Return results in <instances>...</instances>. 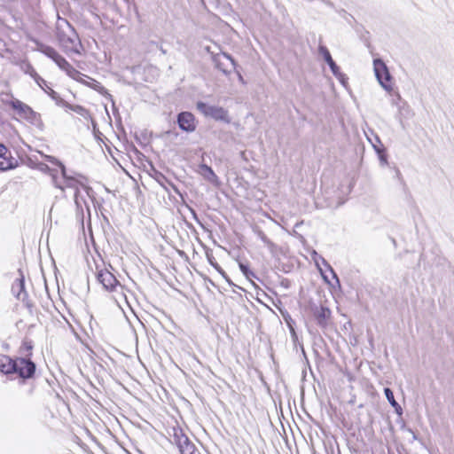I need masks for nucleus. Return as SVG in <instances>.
<instances>
[{
  "label": "nucleus",
  "mask_w": 454,
  "mask_h": 454,
  "mask_svg": "<svg viewBox=\"0 0 454 454\" xmlns=\"http://www.w3.org/2000/svg\"><path fill=\"white\" fill-rule=\"evenodd\" d=\"M0 372L4 374L16 373L22 380L30 379L35 372V364L30 359L17 358L12 360L11 357L0 356Z\"/></svg>",
  "instance_id": "nucleus-1"
},
{
  "label": "nucleus",
  "mask_w": 454,
  "mask_h": 454,
  "mask_svg": "<svg viewBox=\"0 0 454 454\" xmlns=\"http://www.w3.org/2000/svg\"><path fill=\"white\" fill-rule=\"evenodd\" d=\"M59 179L64 185L62 188H59L61 192H64L66 188H71L79 192L78 186L80 185L84 188L87 195L90 196V193L92 192V188L85 184L88 181L85 176L79 173H75L74 175H68L67 168H65V174L60 173Z\"/></svg>",
  "instance_id": "nucleus-2"
},
{
  "label": "nucleus",
  "mask_w": 454,
  "mask_h": 454,
  "mask_svg": "<svg viewBox=\"0 0 454 454\" xmlns=\"http://www.w3.org/2000/svg\"><path fill=\"white\" fill-rule=\"evenodd\" d=\"M171 442L177 447L180 454H200L195 444L181 428H173Z\"/></svg>",
  "instance_id": "nucleus-3"
},
{
  "label": "nucleus",
  "mask_w": 454,
  "mask_h": 454,
  "mask_svg": "<svg viewBox=\"0 0 454 454\" xmlns=\"http://www.w3.org/2000/svg\"><path fill=\"white\" fill-rule=\"evenodd\" d=\"M197 109L206 117H210L215 121L230 123L231 118L226 109L218 106H210L202 101L196 104Z\"/></svg>",
  "instance_id": "nucleus-4"
},
{
  "label": "nucleus",
  "mask_w": 454,
  "mask_h": 454,
  "mask_svg": "<svg viewBox=\"0 0 454 454\" xmlns=\"http://www.w3.org/2000/svg\"><path fill=\"white\" fill-rule=\"evenodd\" d=\"M56 34L60 45L67 51L79 52L78 47L81 46V43L74 28L64 31L60 30L59 32H56Z\"/></svg>",
  "instance_id": "nucleus-5"
},
{
  "label": "nucleus",
  "mask_w": 454,
  "mask_h": 454,
  "mask_svg": "<svg viewBox=\"0 0 454 454\" xmlns=\"http://www.w3.org/2000/svg\"><path fill=\"white\" fill-rule=\"evenodd\" d=\"M374 72L377 80L380 84L387 90H389L391 87L387 84L390 81L391 75L386 64L380 59L373 60Z\"/></svg>",
  "instance_id": "nucleus-6"
},
{
  "label": "nucleus",
  "mask_w": 454,
  "mask_h": 454,
  "mask_svg": "<svg viewBox=\"0 0 454 454\" xmlns=\"http://www.w3.org/2000/svg\"><path fill=\"white\" fill-rule=\"evenodd\" d=\"M311 312L318 326L323 329L328 326L332 312L327 307L313 305Z\"/></svg>",
  "instance_id": "nucleus-7"
},
{
  "label": "nucleus",
  "mask_w": 454,
  "mask_h": 454,
  "mask_svg": "<svg viewBox=\"0 0 454 454\" xmlns=\"http://www.w3.org/2000/svg\"><path fill=\"white\" fill-rule=\"evenodd\" d=\"M97 278L104 289L109 292L114 291L120 285L115 276L106 269L99 270L97 274Z\"/></svg>",
  "instance_id": "nucleus-8"
},
{
  "label": "nucleus",
  "mask_w": 454,
  "mask_h": 454,
  "mask_svg": "<svg viewBox=\"0 0 454 454\" xmlns=\"http://www.w3.org/2000/svg\"><path fill=\"white\" fill-rule=\"evenodd\" d=\"M51 94L53 96V101L56 103L57 106L67 108V109L76 113L77 114H79L80 116L84 118L85 120L91 119V115H90V112L83 106H79V105L69 104L68 102H67L66 100L61 98L58 93H51Z\"/></svg>",
  "instance_id": "nucleus-9"
},
{
  "label": "nucleus",
  "mask_w": 454,
  "mask_h": 454,
  "mask_svg": "<svg viewBox=\"0 0 454 454\" xmlns=\"http://www.w3.org/2000/svg\"><path fill=\"white\" fill-rule=\"evenodd\" d=\"M179 128L186 132H192L196 129L194 115L190 112H182L177 115Z\"/></svg>",
  "instance_id": "nucleus-10"
},
{
  "label": "nucleus",
  "mask_w": 454,
  "mask_h": 454,
  "mask_svg": "<svg viewBox=\"0 0 454 454\" xmlns=\"http://www.w3.org/2000/svg\"><path fill=\"white\" fill-rule=\"evenodd\" d=\"M213 60L216 68H218L225 74L231 72V69H229V66L231 68L235 67L234 59L227 53L217 54L214 56Z\"/></svg>",
  "instance_id": "nucleus-11"
},
{
  "label": "nucleus",
  "mask_w": 454,
  "mask_h": 454,
  "mask_svg": "<svg viewBox=\"0 0 454 454\" xmlns=\"http://www.w3.org/2000/svg\"><path fill=\"white\" fill-rule=\"evenodd\" d=\"M20 273V277L17 278L12 286V293L18 300L25 302L27 306H29L27 301L28 294L25 290L24 276L21 272Z\"/></svg>",
  "instance_id": "nucleus-12"
},
{
  "label": "nucleus",
  "mask_w": 454,
  "mask_h": 454,
  "mask_svg": "<svg viewBox=\"0 0 454 454\" xmlns=\"http://www.w3.org/2000/svg\"><path fill=\"white\" fill-rule=\"evenodd\" d=\"M37 168L40 171H42L45 174H48L51 177V183L54 185V187L62 188V186H64L59 179V172H60L59 168L58 169V168H51L47 164L42 163V162L38 163Z\"/></svg>",
  "instance_id": "nucleus-13"
},
{
  "label": "nucleus",
  "mask_w": 454,
  "mask_h": 454,
  "mask_svg": "<svg viewBox=\"0 0 454 454\" xmlns=\"http://www.w3.org/2000/svg\"><path fill=\"white\" fill-rule=\"evenodd\" d=\"M318 52L323 57L325 61L328 64L331 71L333 72L334 76H340V67L333 59L330 51L325 45H319Z\"/></svg>",
  "instance_id": "nucleus-14"
},
{
  "label": "nucleus",
  "mask_w": 454,
  "mask_h": 454,
  "mask_svg": "<svg viewBox=\"0 0 454 454\" xmlns=\"http://www.w3.org/2000/svg\"><path fill=\"white\" fill-rule=\"evenodd\" d=\"M9 105L14 109L18 114H20L21 117L28 118L31 114H34V111L32 108L23 103L22 101L19 99H12L10 101Z\"/></svg>",
  "instance_id": "nucleus-15"
},
{
  "label": "nucleus",
  "mask_w": 454,
  "mask_h": 454,
  "mask_svg": "<svg viewBox=\"0 0 454 454\" xmlns=\"http://www.w3.org/2000/svg\"><path fill=\"white\" fill-rule=\"evenodd\" d=\"M20 69L27 74H29L39 87H43L45 84V80L42 78L35 70L33 66L27 61H22L20 63Z\"/></svg>",
  "instance_id": "nucleus-16"
},
{
  "label": "nucleus",
  "mask_w": 454,
  "mask_h": 454,
  "mask_svg": "<svg viewBox=\"0 0 454 454\" xmlns=\"http://www.w3.org/2000/svg\"><path fill=\"white\" fill-rule=\"evenodd\" d=\"M32 42H34L36 46L35 51H40L53 61L59 54L53 47L46 45L36 39H32Z\"/></svg>",
  "instance_id": "nucleus-17"
},
{
  "label": "nucleus",
  "mask_w": 454,
  "mask_h": 454,
  "mask_svg": "<svg viewBox=\"0 0 454 454\" xmlns=\"http://www.w3.org/2000/svg\"><path fill=\"white\" fill-rule=\"evenodd\" d=\"M199 173L206 180H207L208 182H210L212 184H215L217 182V180H218V177L215 175V173L213 171L212 168L207 166V165H206V164L200 165V167H199Z\"/></svg>",
  "instance_id": "nucleus-18"
},
{
  "label": "nucleus",
  "mask_w": 454,
  "mask_h": 454,
  "mask_svg": "<svg viewBox=\"0 0 454 454\" xmlns=\"http://www.w3.org/2000/svg\"><path fill=\"white\" fill-rule=\"evenodd\" d=\"M54 62L60 69L66 71L70 76H72V73H78L60 54H59L54 59Z\"/></svg>",
  "instance_id": "nucleus-19"
},
{
  "label": "nucleus",
  "mask_w": 454,
  "mask_h": 454,
  "mask_svg": "<svg viewBox=\"0 0 454 454\" xmlns=\"http://www.w3.org/2000/svg\"><path fill=\"white\" fill-rule=\"evenodd\" d=\"M384 394L390 405L395 409V412L399 415L403 413V409L400 404L395 401L394 393L389 387L384 389Z\"/></svg>",
  "instance_id": "nucleus-20"
},
{
  "label": "nucleus",
  "mask_w": 454,
  "mask_h": 454,
  "mask_svg": "<svg viewBox=\"0 0 454 454\" xmlns=\"http://www.w3.org/2000/svg\"><path fill=\"white\" fill-rule=\"evenodd\" d=\"M370 134L373 136V139L369 137V134L365 132V135L367 137V139L373 146L374 150L377 152V153H380L381 152L382 144L378 135L374 134V132L370 129Z\"/></svg>",
  "instance_id": "nucleus-21"
},
{
  "label": "nucleus",
  "mask_w": 454,
  "mask_h": 454,
  "mask_svg": "<svg viewBox=\"0 0 454 454\" xmlns=\"http://www.w3.org/2000/svg\"><path fill=\"white\" fill-rule=\"evenodd\" d=\"M15 168L12 160L7 158L5 154L0 155V170H8Z\"/></svg>",
  "instance_id": "nucleus-22"
},
{
  "label": "nucleus",
  "mask_w": 454,
  "mask_h": 454,
  "mask_svg": "<svg viewBox=\"0 0 454 454\" xmlns=\"http://www.w3.org/2000/svg\"><path fill=\"white\" fill-rule=\"evenodd\" d=\"M257 236L264 243V245L269 248V250L271 253H274V251L277 248L276 244H274L270 239H268V237L262 231H257Z\"/></svg>",
  "instance_id": "nucleus-23"
},
{
  "label": "nucleus",
  "mask_w": 454,
  "mask_h": 454,
  "mask_svg": "<svg viewBox=\"0 0 454 454\" xmlns=\"http://www.w3.org/2000/svg\"><path fill=\"white\" fill-rule=\"evenodd\" d=\"M42 156L47 160L48 162L51 163L52 165L58 167L59 168V171L61 174H65V165L59 160L56 157L51 155H46L42 154Z\"/></svg>",
  "instance_id": "nucleus-24"
},
{
  "label": "nucleus",
  "mask_w": 454,
  "mask_h": 454,
  "mask_svg": "<svg viewBox=\"0 0 454 454\" xmlns=\"http://www.w3.org/2000/svg\"><path fill=\"white\" fill-rule=\"evenodd\" d=\"M42 156L47 160L48 162L51 163L52 165L58 167L59 168V171L61 174H65V165L59 160L56 157L51 155H46L42 154Z\"/></svg>",
  "instance_id": "nucleus-25"
},
{
  "label": "nucleus",
  "mask_w": 454,
  "mask_h": 454,
  "mask_svg": "<svg viewBox=\"0 0 454 454\" xmlns=\"http://www.w3.org/2000/svg\"><path fill=\"white\" fill-rule=\"evenodd\" d=\"M72 28H74V27L70 25V23L67 20L60 18L59 15L58 14V21H57V25H56L57 32H59L60 30H62V31L69 30Z\"/></svg>",
  "instance_id": "nucleus-26"
},
{
  "label": "nucleus",
  "mask_w": 454,
  "mask_h": 454,
  "mask_svg": "<svg viewBox=\"0 0 454 454\" xmlns=\"http://www.w3.org/2000/svg\"><path fill=\"white\" fill-rule=\"evenodd\" d=\"M208 261H209L210 264L227 280V282L230 285H233L234 286V284L228 278V276L225 273V271L220 267V265L217 262H214V258H209L208 257Z\"/></svg>",
  "instance_id": "nucleus-27"
},
{
  "label": "nucleus",
  "mask_w": 454,
  "mask_h": 454,
  "mask_svg": "<svg viewBox=\"0 0 454 454\" xmlns=\"http://www.w3.org/2000/svg\"><path fill=\"white\" fill-rule=\"evenodd\" d=\"M240 270L242 273L248 278L250 276L254 277V274L253 271L249 270V267L247 264H245L243 262H239V264Z\"/></svg>",
  "instance_id": "nucleus-28"
},
{
  "label": "nucleus",
  "mask_w": 454,
  "mask_h": 454,
  "mask_svg": "<svg viewBox=\"0 0 454 454\" xmlns=\"http://www.w3.org/2000/svg\"><path fill=\"white\" fill-rule=\"evenodd\" d=\"M45 93L51 97V98L53 100V96L51 93H57L55 90H53L51 87L48 86L47 82L45 81V84H43V87H40Z\"/></svg>",
  "instance_id": "nucleus-29"
},
{
  "label": "nucleus",
  "mask_w": 454,
  "mask_h": 454,
  "mask_svg": "<svg viewBox=\"0 0 454 454\" xmlns=\"http://www.w3.org/2000/svg\"><path fill=\"white\" fill-rule=\"evenodd\" d=\"M74 202H75L77 207H81V208H82V202H84V204L86 203L84 201V200H82L79 197V192H74Z\"/></svg>",
  "instance_id": "nucleus-30"
},
{
  "label": "nucleus",
  "mask_w": 454,
  "mask_h": 454,
  "mask_svg": "<svg viewBox=\"0 0 454 454\" xmlns=\"http://www.w3.org/2000/svg\"><path fill=\"white\" fill-rule=\"evenodd\" d=\"M74 202H75L77 207H81V208H82V202H84V204L86 203L84 201V200H82L79 197V192H74Z\"/></svg>",
  "instance_id": "nucleus-31"
},
{
  "label": "nucleus",
  "mask_w": 454,
  "mask_h": 454,
  "mask_svg": "<svg viewBox=\"0 0 454 454\" xmlns=\"http://www.w3.org/2000/svg\"><path fill=\"white\" fill-rule=\"evenodd\" d=\"M321 260H322L323 263L331 270V272L333 273V278L336 279V281L339 282V278H338L336 273L333 271V268L330 266V264L323 257H321Z\"/></svg>",
  "instance_id": "nucleus-32"
},
{
  "label": "nucleus",
  "mask_w": 454,
  "mask_h": 454,
  "mask_svg": "<svg viewBox=\"0 0 454 454\" xmlns=\"http://www.w3.org/2000/svg\"><path fill=\"white\" fill-rule=\"evenodd\" d=\"M339 81L343 85V86H346L347 83H348V78L346 77V75L344 74H342L340 72V76H335Z\"/></svg>",
  "instance_id": "nucleus-33"
},
{
  "label": "nucleus",
  "mask_w": 454,
  "mask_h": 454,
  "mask_svg": "<svg viewBox=\"0 0 454 454\" xmlns=\"http://www.w3.org/2000/svg\"><path fill=\"white\" fill-rule=\"evenodd\" d=\"M383 153V149L381 148V152L380 153H378V154L380 156V161L386 163L387 162V158H386V155L384 153Z\"/></svg>",
  "instance_id": "nucleus-34"
},
{
  "label": "nucleus",
  "mask_w": 454,
  "mask_h": 454,
  "mask_svg": "<svg viewBox=\"0 0 454 454\" xmlns=\"http://www.w3.org/2000/svg\"><path fill=\"white\" fill-rule=\"evenodd\" d=\"M6 152L7 148L3 144H0V155L5 154Z\"/></svg>",
  "instance_id": "nucleus-35"
}]
</instances>
